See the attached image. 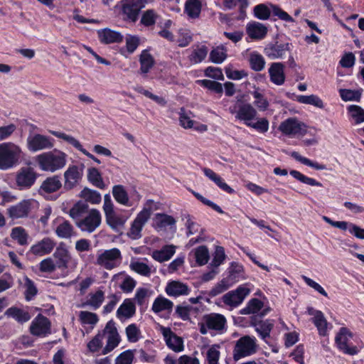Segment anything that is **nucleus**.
<instances>
[{"label": "nucleus", "mask_w": 364, "mask_h": 364, "mask_svg": "<svg viewBox=\"0 0 364 364\" xmlns=\"http://www.w3.org/2000/svg\"><path fill=\"white\" fill-rule=\"evenodd\" d=\"M36 161L42 171L53 173L65 166L67 154L62 151L54 149L36 156Z\"/></svg>", "instance_id": "obj_1"}, {"label": "nucleus", "mask_w": 364, "mask_h": 364, "mask_svg": "<svg viewBox=\"0 0 364 364\" xmlns=\"http://www.w3.org/2000/svg\"><path fill=\"white\" fill-rule=\"evenodd\" d=\"M21 149L9 143L0 144V169L7 170L15 166L18 160Z\"/></svg>", "instance_id": "obj_2"}, {"label": "nucleus", "mask_w": 364, "mask_h": 364, "mask_svg": "<svg viewBox=\"0 0 364 364\" xmlns=\"http://www.w3.org/2000/svg\"><path fill=\"white\" fill-rule=\"evenodd\" d=\"M257 348L255 338L244 336L235 343L232 353L233 359L237 361L242 358L250 356L256 353Z\"/></svg>", "instance_id": "obj_3"}, {"label": "nucleus", "mask_w": 364, "mask_h": 364, "mask_svg": "<svg viewBox=\"0 0 364 364\" xmlns=\"http://www.w3.org/2000/svg\"><path fill=\"white\" fill-rule=\"evenodd\" d=\"M122 259L121 251L118 248L114 247L105 250L98 254L96 263L107 270H111L119 267Z\"/></svg>", "instance_id": "obj_4"}, {"label": "nucleus", "mask_w": 364, "mask_h": 364, "mask_svg": "<svg viewBox=\"0 0 364 364\" xmlns=\"http://www.w3.org/2000/svg\"><path fill=\"white\" fill-rule=\"evenodd\" d=\"M101 223L100 212L97 209L92 208L85 218L76 221L75 225L82 232L92 233L100 226Z\"/></svg>", "instance_id": "obj_5"}, {"label": "nucleus", "mask_w": 364, "mask_h": 364, "mask_svg": "<svg viewBox=\"0 0 364 364\" xmlns=\"http://www.w3.org/2000/svg\"><path fill=\"white\" fill-rule=\"evenodd\" d=\"M27 148L31 152L51 149L54 146V139L41 134H29L27 139Z\"/></svg>", "instance_id": "obj_6"}, {"label": "nucleus", "mask_w": 364, "mask_h": 364, "mask_svg": "<svg viewBox=\"0 0 364 364\" xmlns=\"http://www.w3.org/2000/svg\"><path fill=\"white\" fill-rule=\"evenodd\" d=\"M151 215V208H144L140 211L132 223L127 235L132 240H137L141 237V230L144 225L148 222Z\"/></svg>", "instance_id": "obj_7"}, {"label": "nucleus", "mask_w": 364, "mask_h": 364, "mask_svg": "<svg viewBox=\"0 0 364 364\" xmlns=\"http://www.w3.org/2000/svg\"><path fill=\"white\" fill-rule=\"evenodd\" d=\"M279 129L284 134L289 136H304L306 134V125L296 118H288L282 122Z\"/></svg>", "instance_id": "obj_8"}, {"label": "nucleus", "mask_w": 364, "mask_h": 364, "mask_svg": "<svg viewBox=\"0 0 364 364\" xmlns=\"http://www.w3.org/2000/svg\"><path fill=\"white\" fill-rule=\"evenodd\" d=\"M250 289L243 285L238 287L235 290L225 294L223 296V302L230 306H237L250 294Z\"/></svg>", "instance_id": "obj_9"}, {"label": "nucleus", "mask_w": 364, "mask_h": 364, "mask_svg": "<svg viewBox=\"0 0 364 364\" xmlns=\"http://www.w3.org/2000/svg\"><path fill=\"white\" fill-rule=\"evenodd\" d=\"M145 0H125L122 11L127 18L135 22L139 16V11L145 6Z\"/></svg>", "instance_id": "obj_10"}, {"label": "nucleus", "mask_w": 364, "mask_h": 364, "mask_svg": "<svg viewBox=\"0 0 364 364\" xmlns=\"http://www.w3.org/2000/svg\"><path fill=\"white\" fill-rule=\"evenodd\" d=\"M292 45L289 43H269L266 46L264 50V54L270 59L283 58L287 52L291 49Z\"/></svg>", "instance_id": "obj_11"}, {"label": "nucleus", "mask_w": 364, "mask_h": 364, "mask_svg": "<svg viewBox=\"0 0 364 364\" xmlns=\"http://www.w3.org/2000/svg\"><path fill=\"white\" fill-rule=\"evenodd\" d=\"M50 322L46 316L38 314L30 326V332L33 336H45L50 333Z\"/></svg>", "instance_id": "obj_12"}, {"label": "nucleus", "mask_w": 364, "mask_h": 364, "mask_svg": "<svg viewBox=\"0 0 364 364\" xmlns=\"http://www.w3.org/2000/svg\"><path fill=\"white\" fill-rule=\"evenodd\" d=\"M351 337V332L347 328L342 327L336 335L335 341L340 350L346 354L353 355L357 354L358 350L355 346L349 347L348 346L347 343Z\"/></svg>", "instance_id": "obj_13"}, {"label": "nucleus", "mask_w": 364, "mask_h": 364, "mask_svg": "<svg viewBox=\"0 0 364 364\" xmlns=\"http://www.w3.org/2000/svg\"><path fill=\"white\" fill-rule=\"evenodd\" d=\"M161 333L166 341L167 346L174 352H181L183 350V341L169 328L161 327Z\"/></svg>", "instance_id": "obj_14"}, {"label": "nucleus", "mask_w": 364, "mask_h": 364, "mask_svg": "<svg viewBox=\"0 0 364 364\" xmlns=\"http://www.w3.org/2000/svg\"><path fill=\"white\" fill-rule=\"evenodd\" d=\"M105 213V220L107 225L113 230L118 232L122 228L127 221V218L124 215L117 214L114 208L106 210Z\"/></svg>", "instance_id": "obj_15"}, {"label": "nucleus", "mask_w": 364, "mask_h": 364, "mask_svg": "<svg viewBox=\"0 0 364 364\" xmlns=\"http://www.w3.org/2000/svg\"><path fill=\"white\" fill-rule=\"evenodd\" d=\"M206 326L208 329L221 332L225 327L226 318L220 314H210L205 315L203 318Z\"/></svg>", "instance_id": "obj_16"}, {"label": "nucleus", "mask_w": 364, "mask_h": 364, "mask_svg": "<svg viewBox=\"0 0 364 364\" xmlns=\"http://www.w3.org/2000/svg\"><path fill=\"white\" fill-rule=\"evenodd\" d=\"M82 169L80 170L77 166H71L65 171V184L66 189H72L82 177Z\"/></svg>", "instance_id": "obj_17"}, {"label": "nucleus", "mask_w": 364, "mask_h": 364, "mask_svg": "<svg viewBox=\"0 0 364 364\" xmlns=\"http://www.w3.org/2000/svg\"><path fill=\"white\" fill-rule=\"evenodd\" d=\"M269 74L272 82L282 85L285 82L284 65L282 63H272L269 68Z\"/></svg>", "instance_id": "obj_18"}, {"label": "nucleus", "mask_w": 364, "mask_h": 364, "mask_svg": "<svg viewBox=\"0 0 364 364\" xmlns=\"http://www.w3.org/2000/svg\"><path fill=\"white\" fill-rule=\"evenodd\" d=\"M267 28L262 23L252 21L247 23L246 32L249 37L254 40L263 39L267 33Z\"/></svg>", "instance_id": "obj_19"}, {"label": "nucleus", "mask_w": 364, "mask_h": 364, "mask_svg": "<svg viewBox=\"0 0 364 364\" xmlns=\"http://www.w3.org/2000/svg\"><path fill=\"white\" fill-rule=\"evenodd\" d=\"M100 41L105 44L120 43L123 41V36L116 31L110 28H104L97 31Z\"/></svg>", "instance_id": "obj_20"}, {"label": "nucleus", "mask_w": 364, "mask_h": 364, "mask_svg": "<svg viewBox=\"0 0 364 364\" xmlns=\"http://www.w3.org/2000/svg\"><path fill=\"white\" fill-rule=\"evenodd\" d=\"M136 313V306L130 299H126L117 310V316L119 319L130 318Z\"/></svg>", "instance_id": "obj_21"}, {"label": "nucleus", "mask_w": 364, "mask_h": 364, "mask_svg": "<svg viewBox=\"0 0 364 364\" xmlns=\"http://www.w3.org/2000/svg\"><path fill=\"white\" fill-rule=\"evenodd\" d=\"M55 245V243L53 240L46 237L33 245L31 250L34 255H43L51 252Z\"/></svg>", "instance_id": "obj_22"}, {"label": "nucleus", "mask_w": 364, "mask_h": 364, "mask_svg": "<svg viewBox=\"0 0 364 364\" xmlns=\"http://www.w3.org/2000/svg\"><path fill=\"white\" fill-rule=\"evenodd\" d=\"M256 115V109L250 104L247 103L239 105L235 117L246 123L255 119Z\"/></svg>", "instance_id": "obj_23"}, {"label": "nucleus", "mask_w": 364, "mask_h": 364, "mask_svg": "<svg viewBox=\"0 0 364 364\" xmlns=\"http://www.w3.org/2000/svg\"><path fill=\"white\" fill-rule=\"evenodd\" d=\"M166 292L169 296H178L188 294L189 289L188 286L183 283L178 281H172L167 284Z\"/></svg>", "instance_id": "obj_24"}, {"label": "nucleus", "mask_w": 364, "mask_h": 364, "mask_svg": "<svg viewBox=\"0 0 364 364\" xmlns=\"http://www.w3.org/2000/svg\"><path fill=\"white\" fill-rule=\"evenodd\" d=\"M176 247L173 245H165L160 250H155L152 253V257L159 262L169 260L176 252Z\"/></svg>", "instance_id": "obj_25"}, {"label": "nucleus", "mask_w": 364, "mask_h": 364, "mask_svg": "<svg viewBox=\"0 0 364 364\" xmlns=\"http://www.w3.org/2000/svg\"><path fill=\"white\" fill-rule=\"evenodd\" d=\"M204 174L211 181H213L220 188L228 193H233L234 190L225 183L221 177L215 173L212 169L204 168L203 169Z\"/></svg>", "instance_id": "obj_26"}, {"label": "nucleus", "mask_w": 364, "mask_h": 364, "mask_svg": "<svg viewBox=\"0 0 364 364\" xmlns=\"http://www.w3.org/2000/svg\"><path fill=\"white\" fill-rule=\"evenodd\" d=\"M62 186L60 177L53 176L47 178L41 184V189L47 193H51L59 190Z\"/></svg>", "instance_id": "obj_27"}, {"label": "nucleus", "mask_w": 364, "mask_h": 364, "mask_svg": "<svg viewBox=\"0 0 364 364\" xmlns=\"http://www.w3.org/2000/svg\"><path fill=\"white\" fill-rule=\"evenodd\" d=\"M112 195L118 203L125 206H131L127 192L122 185L114 186L112 187Z\"/></svg>", "instance_id": "obj_28"}, {"label": "nucleus", "mask_w": 364, "mask_h": 364, "mask_svg": "<svg viewBox=\"0 0 364 364\" xmlns=\"http://www.w3.org/2000/svg\"><path fill=\"white\" fill-rule=\"evenodd\" d=\"M155 228L158 230L165 229L167 226L176 224V220L171 215L164 213H156L154 218Z\"/></svg>", "instance_id": "obj_29"}, {"label": "nucleus", "mask_w": 364, "mask_h": 364, "mask_svg": "<svg viewBox=\"0 0 364 364\" xmlns=\"http://www.w3.org/2000/svg\"><path fill=\"white\" fill-rule=\"evenodd\" d=\"M243 266L237 262H232L229 267V275L226 277L227 279L232 284L238 282L240 278L243 277Z\"/></svg>", "instance_id": "obj_30"}, {"label": "nucleus", "mask_w": 364, "mask_h": 364, "mask_svg": "<svg viewBox=\"0 0 364 364\" xmlns=\"http://www.w3.org/2000/svg\"><path fill=\"white\" fill-rule=\"evenodd\" d=\"M87 179L94 186L100 189H105L106 187L100 172L96 168L87 169Z\"/></svg>", "instance_id": "obj_31"}, {"label": "nucleus", "mask_w": 364, "mask_h": 364, "mask_svg": "<svg viewBox=\"0 0 364 364\" xmlns=\"http://www.w3.org/2000/svg\"><path fill=\"white\" fill-rule=\"evenodd\" d=\"M88 205L86 202L78 201L70 208L69 215L75 222L81 220V217L87 212Z\"/></svg>", "instance_id": "obj_32"}, {"label": "nucleus", "mask_w": 364, "mask_h": 364, "mask_svg": "<svg viewBox=\"0 0 364 364\" xmlns=\"http://www.w3.org/2000/svg\"><path fill=\"white\" fill-rule=\"evenodd\" d=\"M80 196L85 200L84 202H89L92 204H99L102 200L101 194L98 191L87 187L82 190Z\"/></svg>", "instance_id": "obj_33"}, {"label": "nucleus", "mask_w": 364, "mask_h": 364, "mask_svg": "<svg viewBox=\"0 0 364 364\" xmlns=\"http://www.w3.org/2000/svg\"><path fill=\"white\" fill-rule=\"evenodd\" d=\"M201 11L200 0H187L185 4V12L191 18H198Z\"/></svg>", "instance_id": "obj_34"}, {"label": "nucleus", "mask_w": 364, "mask_h": 364, "mask_svg": "<svg viewBox=\"0 0 364 364\" xmlns=\"http://www.w3.org/2000/svg\"><path fill=\"white\" fill-rule=\"evenodd\" d=\"M139 62L141 64L140 71L144 74L147 73L154 65L153 57L146 50L141 52Z\"/></svg>", "instance_id": "obj_35"}, {"label": "nucleus", "mask_w": 364, "mask_h": 364, "mask_svg": "<svg viewBox=\"0 0 364 364\" xmlns=\"http://www.w3.org/2000/svg\"><path fill=\"white\" fill-rule=\"evenodd\" d=\"M264 307V303L258 299H250L246 307L240 311L241 314H258Z\"/></svg>", "instance_id": "obj_36"}, {"label": "nucleus", "mask_w": 364, "mask_h": 364, "mask_svg": "<svg viewBox=\"0 0 364 364\" xmlns=\"http://www.w3.org/2000/svg\"><path fill=\"white\" fill-rule=\"evenodd\" d=\"M55 233L60 238H70L74 235V228L69 221L65 220L58 225Z\"/></svg>", "instance_id": "obj_37"}, {"label": "nucleus", "mask_w": 364, "mask_h": 364, "mask_svg": "<svg viewBox=\"0 0 364 364\" xmlns=\"http://www.w3.org/2000/svg\"><path fill=\"white\" fill-rule=\"evenodd\" d=\"M173 302L163 296H158L154 301L152 310L155 313H159L164 310H171L173 308Z\"/></svg>", "instance_id": "obj_38"}, {"label": "nucleus", "mask_w": 364, "mask_h": 364, "mask_svg": "<svg viewBox=\"0 0 364 364\" xmlns=\"http://www.w3.org/2000/svg\"><path fill=\"white\" fill-rule=\"evenodd\" d=\"M249 61L251 68L257 72L262 70L266 63L264 57L255 52L250 53Z\"/></svg>", "instance_id": "obj_39"}, {"label": "nucleus", "mask_w": 364, "mask_h": 364, "mask_svg": "<svg viewBox=\"0 0 364 364\" xmlns=\"http://www.w3.org/2000/svg\"><path fill=\"white\" fill-rule=\"evenodd\" d=\"M89 296L90 298L87 300L85 305L90 306L93 309H97L105 299V294L102 290H97L94 294H90Z\"/></svg>", "instance_id": "obj_40"}, {"label": "nucleus", "mask_w": 364, "mask_h": 364, "mask_svg": "<svg viewBox=\"0 0 364 364\" xmlns=\"http://www.w3.org/2000/svg\"><path fill=\"white\" fill-rule=\"evenodd\" d=\"M291 156H292L295 160L299 161L300 163L308 166L309 167L314 168L316 170H324L326 169V166L323 164H319L317 162H314L311 161L310 159L304 157L299 154L297 151H292L290 154Z\"/></svg>", "instance_id": "obj_41"}, {"label": "nucleus", "mask_w": 364, "mask_h": 364, "mask_svg": "<svg viewBox=\"0 0 364 364\" xmlns=\"http://www.w3.org/2000/svg\"><path fill=\"white\" fill-rule=\"evenodd\" d=\"M49 132L56 136L57 138L62 139L64 141H67L70 144H71L73 146H74L75 149H77L78 151H81L83 148L80 141L76 139L75 137L68 135L63 132L53 131V130H49Z\"/></svg>", "instance_id": "obj_42"}, {"label": "nucleus", "mask_w": 364, "mask_h": 364, "mask_svg": "<svg viewBox=\"0 0 364 364\" xmlns=\"http://www.w3.org/2000/svg\"><path fill=\"white\" fill-rule=\"evenodd\" d=\"M25 299L29 301L37 295L38 290L34 282L28 277H24Z\"/></svg>", "instance_id": "obj_43"}, {"label": "nucleus", "mask_w": 364, "mask_h": 364, "mask_svg": "<svg viewBox=\"0 0 364 364\" xmlns=\"http://www.w3.org/2000/svg\"><path fill=\"white\" fill-rule=\"evenodd\" d=\"M296 100L302 104L312 105L318 108H323V101L316 95H311L309 96L299 95Z\"/></svg>", "instance_id": "obj_44"}, {"label": "nucleus", "mask_w": 364, "mask_h": 364, "mask_svg": "<svg viewBox=\"0 0 364 364\" xmlns=\"http://www.w3.org/2000/svg\"><path fill=\"white\" fill-rule=\"evenodd\" d=\"M195 258L198 265L205 264L209 259V251L207 247L201 245L197 247L195 250Z\"/></svg>", "instance_id": "obj_45"}, {"label": "nucleus", "mask_w": 364, "mask_h": 364, "mask_svg": "<svg viewBox=\"0 0 364 364\" xmlns=\"http://www.w3.org/2000/svg\"><path fill=\"white\" fill-rule=\"evenodd\" d=\"M290 175L292 176L294 178L299 181L300 182L307 184L309 186H322V183L316 181L314 178H309L308 176H306L305 175L302 174L298 171L296 170H291L290 171Z\"/></svg>", "instance_id": "obj_46"}, {"label": "nucleus", "mask_w": 364, "mask_h": 364, "mask_svg": "<svg viewBox=\"0 0 364 364\" xmlns=\"http://www.w3.org/2000/svg\"><path fill=\"white\" fill-rule=\"evenodd\" d=\"M341 99L345 101L359 102L361 98V92L360 90H353L348 89H341L339 90Z\"/></svg>", "instance_id": "obj_47"}, {"label": "nucleus", "mask_w": 364, "mask_h": 364, "mask_svg": "<svg viewBox=\"0 0 364 364\" xmlns=\"http://www.w3.org/2000/svg\"><path fill=\"white\" fill-rule=\"evenodd\" d=\"M274 323L270 320H265L255 328L256 331L263 340L270 336V332L273 328Z\"/></svg>", "instance_id": "obj_48"}, {"label": "nucleus", "mask_w": 364, "mask_h": 364, "mask_svg": "<svg viewBox=\"0 0 364 364\" xmlns=\"http://www.w3.org/2000/svg\"><path fill=\"white\" fill-rule=\"evenodd\" d=\"M129 267L132 270L140 275L149 277L151 274V268L144 262H131Z\"/></svg>", "instance_id": "obj_49"}, {"label": "nucleus", "mask_w": 364, "mask_h": 364, "mask_svg": "<svg viewBox=\"0 0 364 364\" xmlns=\"http://www.w3.org/2000/svg\"><path fill=\"white\" fill-rule=\"evenodd\" d=\"M208 54V48L205 46H202L195 49L189 56V60L193 63H199L202 62Z\"/></svg>", "instance_id": "obj_50"}, {"label": "nucleus", "mask_w": 364, "mask_h": 364, "mask_svg": "<svg viewBox=\"0 0 364 364\" xmlns=\"http://www.w3.org/2000/svg\"><path fill=\"white\" fill-rule=\"evenodd\" d=\"M159 15L153 9H148L144 11L141 18V23L144 26H151L155 24Z\"/></svg>", "instance_id": "obj_51"}, {"label": "nucleus", "mask_w": 364, "mask_h": 364, "mask_svg": "<svg viewBox=\"0 0 364 364\" xmlns=\"http://www.w3.org/2000/svg\"><path fill=\"white\" fill-rule=\"evenodd\" d=\"M311 320L317 328L319 335L325 336L327 334V321L323 314L321 313L319 316L313 317Z\"/></svg>", "instance_id": "obj_52"}, {"label": "nucleus", "mask_w": 364, "mask_h": 364, "mask_svg": "<svg viewBox=\"0 0 364 364\" xmlns=\"http://www.w3.org/2000/svg\"><path fill=\"white\" fill-rule=\"evenodd\" d=\"M197 83L210 90L214 91L218 94H221L223 91L222 84L216 81L210 80H199L197 81Z\"/></svg>", "instance_id": "obj_53"}, {"label": "nucleus", "mask_w": 364, "mask_h": 364, "mask_svg": "<svg viewBox=\"0 0 364 364\" xmlns=\"http://www.w3.org/2000/svg\"><path fill=\"white\" fill-rule=\"evenodd\" d=\"M232 284L226 278L223 279L218 282L209 292V296L214 297L224 292Z\"/></svg>", "instance_id": "obj_54"}, {"label": "nucleus", "mask_w": 364, "mask_h": 364, "mask_svg": "<svg viewBox=\"0 0 364 364\" xmlns=\"http://www.w3.org/2000/svg\"><path fill=\"white\" fill-rule=\"evenodd\" d=\"M348 112L350 113L351 117L355 119L356 124H360L364 122V109L358 105H350L348 107Z\"/></svg>", "instance_id": "obj_55"}, {"label": "nucleus", "mask_w": 364, "mask_h": 364, "mask_svg": "<svg viewBox=\"0 0 364 364\" xmlns=\"http://www.w3.org/2000/svg\"><path fill=\"white\" fill-rule=\"evenodd\" d=\"M79 318L83 324H90L92 326L95 325L99 321V318L95 313L87 311H80Z\"/></svg>", "instance_id": "obj_56"}, {"label": "nucleus", "mask_w": 364, "mask_h": 364, "mask_svg": "<svg viewBox=\"0 0 364 364\" xmlns=\"http://www.w3.org/2000/svg\"><path fill=\"white\" fill-rule=\"evenodd\" d=\"M119 342L120 337L119 333L108 335L107 344L102 350V353L105 355L111 352L118 346Z\"/></svg>", "instance_id": "obj_57"}, {"label": "nucleus", "mask_w": 364, "mask_h": 364, "mask_svg": "<svg viewBox=\"0 0 364 364\" xmlns=\"http://www.w3.org/2000/svg\"><path fill=\"white\" fill-rule=\"evenodd\" d=\"M179 122L181 127L184 129H191L193 127L196 122L191 119L188 113L182 107L179 112Z\"/></svg>", "instance_id": "obj_58"}, {"label": "nucleus", "mask_w": 364, "mask_h": 364, "mask_svg": "<svg viewBox=\"0 0 364 364\" xmlns=\"http://www.w3.org/2000/svg\"><path fill=\"white\" fill-rule=\"evenodd\" d=\"M254 14L260 20H267L269 18L271 11L265 4H260L255 6Z\"/></svg>", "instance_id": "obj_59"}, {"label": "nucleus", "mask_w": 364, "mask_h": 364, "mask_svg": "<svg viewBox=\"0 0 364 364\" xmlns=\"http://www.w3.org/2000/svg\"><path fill=\"white\" fill-rule=\"evenodd\" d=\"M104 338V333L99 332L88 343L87 348L90 352L95 353L98 351L102 346V340Z\"/></svg>", "instance_id": "obj_60"}, {"label": "nucleus", "mask_w": 364, "mask_h": 364, "mask_svg": "<svg viewBox=\"0 0 364 364\" xmlns=\"http://www.w3.org/2000/svg\"><path fill=\"white\" fill-rule=\"evenodd\" d=\"M219 345H213L207 351V360L209 364H218L220 351Z\"/></svg>", "instance_id": "obj_61"}, {"label": "nucleus", "mask_w": 364, "mask_h": 364, "mask_svg": "<svg viewBox=\"0 0 364 364\" xmlns=\"http://www.w3.org/2000/svg\"><path fill=\"white\" fill-rule=\"evenodd\" d=\"M226 58V53L223 48L218 47L210 53V59L214 63H221Z\"/></svg>", "instance_id": "obj_62"}, {"label": "nucleus", "mask_w": 364, "mask_h": 364, "mask_svg": "<svg viewBox=\"0 0 364 364\" xmlns=\"http://www.w3.org/2000/svg\"><path fill=\"white\" fill-rule=\"evenodd\" d=\"M38 174L32 168L24 169V188L33 186Z\"/></svg>", "instance_id": "obj_63"}, {"label": "nucleus", "mask_w": 364, "mask_h": 364, "mask_svg": "<svg viewBox=\"0 0 364 364\" xmlns=\"http://www.w3.org/2000/svg\"><path fill=\"white\" fill-rule=\"evenodd\" d=\"M136 285V282L130 276L126 275L119 287L124 292L129 293L133 291Z\"/></svg>", "instance_id": "obj_64"}]
</instances>
